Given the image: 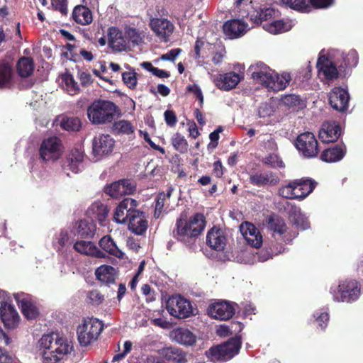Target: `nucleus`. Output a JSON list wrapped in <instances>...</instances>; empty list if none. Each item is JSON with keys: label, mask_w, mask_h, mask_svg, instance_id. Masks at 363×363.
I'll list each match as a JSON object with an SVG mask.
<instances>
[{"label": "nucleus", "mask_w": 363, "mask_h": 363, "mask_svg": "<svg viewBox=\"0 0 363 363\" xmlns=\"http://www.w3.org/2000/svg\"><path fill=\"white\" fill-rule=\"evenodd\" d=\"M38 344L43 363H58L74 351L72 341L60 333L44 334Z\"/></svg>", "instance_id": "f257e3e1"}, {"label": "nucleus", "mask_w": 363, "mask_h": 363, "mask_svg": "<svg viewBox=\"0 0 363 363\" xmlns=\"http://www.w3.org/2000/svg\"><path fill=\"white\" fill-rule=\"evenodd\" d=\"M205 226V217L201 213H196L189 218H181L177 221L175 236L181 242L189 243L203 231Z\"/></svg>", "instance_id": "f03ea898"}, {"label": "nucleus", "mask_w": 363, "mask_h": 363, "mask_svg": "<svg viewBox=\"0 0 363 363\" xmlns=\"http://www.w3.org/2000/svg\"><path fill=\"white\" fill-rule=\"evenodd\" d=\"M118 112L117 106L111 101L98 100L87 108V116L93 124L111 123Z\"/></svg>", "instance_id": "7ed1b4c3"}, {"label": "nucleus", "mask_w": 363, "mask_h": 363, "mask_svg": "<svg viewBox=\"0 0 363 363\" xmlns=\"http://www.w3.org/2000/svg\"><path fill=\"white\" fill-rule=\"evenodd\" d=\"M316 182L311 179H295L279 189V194L289 199L303 200L315 189Z\"/></svg>", "instance_id": "20e7f679"}, {"label": "nucleus", "mask_w": 363, "mask_h": 363, "mask_svg": "<svg viewBox=\"0 0 363 363\" xmlns=\"http://www.w3.org/2000/svg\"><path fill=\"white\" fill-rule=\"evenodd\" d=\"M241 345V336L235 335L220 345L211 347L206 355L212 360L225 362L238 354Z\"/></svg>", "instance_id": "39448f33"}, {"label": "nucleus", "mask_w": 363, "mask_h": 363, "mask_svg": "<svg viewBox=\"0 0 363 363\" xmlns=\"http://www.w3.org/2000/svg\"><path fill=\"white\" fill-rule=\"evenodd\" d=\"M330 294L335 301L352 303L360 297V284L353 279L342 281L338 286L331 287Z\"/></svg>", "instance_id": "423d86ee"}, {"label": "nucleus", "mask_w": 363, "mask_h": 363, "mask_svg": "<svg viewBox=\"0 0 363 363\" xmlns=\"http://www.w3.org/2000/svg\"><path fill=\"white\" fill-rule=\"evenodd\" d=\"M166 308L174 318H189L198 314V309L191 303L180 294L169 297L166 301Z\"/></svg>", "instance_id": "0eeeda50"}, {"label": "nucleus", "mask_w": 363, "mask_h": 363, "mask_svg": "<svg viewBox=\"0 0 363 363\" xmlns=\"http://www.w3.org/2000/svg\"><path fill=\"white\" fill-rule=\"evenodd\" d=\"M104 323L100 319H84V323L77 330V339L82 347H86L96 341L102 330Z\"/></svg>", "instance_id": "6e6552de"}, {"label": "nucleus", "mask_w": 363, "mask_h": 363, "mask_svg": "<svg viewBox=\"0 0 363 363\" xmlns=\"http://www.w3.org/2000/svg\"><path fill=\"white\" fill-rule=\"evenodd\" d=\"M63 152L61 140L55 136L49 137L43 140L40 149V157L44 162L56 161Z\"/></svg>", "instance_id": "1a4fd4ad"}, {"label": "nucleus", "mask_w": 363, "mask_h": 363, "mask_svg": "<svg viewBox=\"0 0 363 363\" xmlns=\"http://www.w3.org/2000/svg\"><path fill=\"white\" fill-rule=\"evenodd\" d=\"M337 65L342 66V64L340 65L339 57L335 52H330L327 56L320 55L317 62L320 76H323L327 80H333L338 77Z\"/></svg>", "instance_id": "9d476101"}, {"label": "nucleus", "mask_w": 363, "mask_h": 363, "mask_svg": "<svg viewBox=\"0 0 363 363\" xmlns=\"http://www.w3.org/2000/svg\"><path fill=\"white\" fill-rule=\"evenodd\" d=\"M238 305L226 300H215L207 308V313L211 318H233Z\"/></svg>", "instance_id": "9b49d317"}, {"label": "nucleus", "mask_w": 363, "mask_h": 363, "mask_svg": "<svg viewBox=\"0 0 363 363\" xmlns=\"http://www.w3.org/2000/svg\"><path fill=\"white\" fill-rule=\"evenodd\" d=\"M296 146L306 157H315L318 155V141L312 133L306 132L300 134L297 138Z\"/></svg>", "instance_id": "f8f14e48"}, {"label": "nucleus", "mask_w": 363, "mask_h": 363, "mask_svg": "<svg viewBox=\"0 0 363 363\" xmlns=\"http://www.w3.org/2000/svg\"><path fill=\"white\" fill-rule=\"evenodd\" d=\"M268 227L272 232L275 239L281 238L285 242H290L296 235H291L285 223V221L278 216H271L268 218Z\"/></svg>", "instance_id": "ddd939ff"}, {"label": "nucleus", "mask_w": 363, "mask_h": 363, "mask_svg": "<svg viewBox=\"0 0 363 363\" xmlns=\"http://www.w3.org/2000/svg\"><path fill=\"white\" fill-rule=\"evenodd\" d=\"M115 146L114 139L108 134H100L92 142L93 153L97 157L111 154Z\"/></svg>", "instance_id": "4468645a"}, {"label": "nucleus", "mask_w": 363, "mask_h": 363, "mask_svg": "<svg viewBox=\"0 0 363 363\" xmlns=\"http://www.w3.org/2000/svg\"><path fill=\"white\" fill-rule=\"evenodd\" d=\"M242 79V74L235 72H229L215 75L213 81L216 86L219 89L230 91L235 89Z\"/></svg>", "instance_id": "2eb2a0df"}, {"label": "nucleus", "mask_w": 363, "mask_h": 363, "mask_svg": "<svg viewBox=\"0 0 363 363\" xmlns=\"http://www.w3.org/2000/svg\"><path fill=\"white\" fill-rule=\"evenodd\" d=\"M137 201L130 198L123 199L116 207L114 213V220L117 223L123 224L129 221V218L135 212Z\"/></svg>", "instance_id": "dca6fc26"}, {"label": "nucleus", "mask_w": 363, "mask_h": 363, "mask_svg": "<svg viewBox=\"0 0 363 363\" xmlns=\"http://www.w3.org/2000/svg\"><path fill=\"white\" fill-rule=\"evenodd\" d=\"M150 26L154 33L162 40L167 42L174 30L173 23L164 18H154L150 20Z\"/></svg>", "instance_id": "f3484780"}, {"label": "nucleus", "mask_w": 363, "mask_h": 363, "mask_svg": "<svg viewBox=\"0 0 363 363\" xmlns=\"http://www.w3.org/2000/svg\"><path fill=\"white\" fill-rule=\"evenodd\" d=\"M135 189L133 182L127 179H122L115 182L104 188V191L113 198L118 199L122 196L131 194Z\"/></svg>", "instance_id": "a211bd4d"}, {"label": "nucleus", "mask_w": 363, "mask_h": 363, "mask_svg": "<svg viewBox=\"0 0 363 363\" xmlns=\"http://www.w3.org/2000/svg\"><path fill=\"white\" fill-rule=\"evenodd\" d=\"M108 43L110 48L116 52L129 50L124 30H120L116 27H111L108 30Z\"/></svg>", "instance_id": "6ab92c4d"}, {"label": "nucleus", "mask_w": 363, "mask_h": 363, "mask_svg": "<svg viewBox=\"0 0 363 363\" xmlns=\"http://www.w3.org/2000/svg\"><path fill=\"white\" fill-rule=\"evenodd\" d=\"M240 230L248 245L259 248L263 242L259 230L251 223L245 222L240 226Z\"/></svg>", "instance_id": "aec40b11"}, {"label": "nucleus", "mask_w": 363, "mask_h": 363, "mask_svg": "<svg viewBox=\"0 0 363 363\" xmlns=\"http://www.w3.org/2000/svg\"><path fill=\"white\" fill-rule=\"evenodd\" d=\"M349 99L347 91L340 87H335L329 94L330 106L338 111H344L347 108Z\"/></svg>", "instance_id": "412c9836"}, {"label": "nucleus", "mask_w": 363, "mask_h": 363, "mask_svg": "<svg viewBox=\"0 0 363 363\" xmlns=\"http://www.w3.org/2000/svg\"><path fill=\"white\" fill-rule=\"evenodd\" d=\"M223 32L230 39H235L243 35L248 30V25L242 20L233 19L225 22Z\"/></svg>", "instance_id": "4be33fe9"}, {"label": "nucleus", "mask_w": 363, "mask_h": 363, "mask_svg": "<svg viewBox=\"0 0 363 363\" xmlns=\"http://www.w3.org/2000/svg\"><path fill=\"white\" fill-rule=\"evenodd\" d=\"M340 135V128L335 122H325L319 131V138L323 143L336 141Z\"/></svg>", "instance_id": "5701e85b"}, {"label": "nucleus", "mask_w": 363, "mask_h": 363, "mask_svg": "<svg viewBox=\"0 0 363 363\" xmlns=\"http://www.w3.org/2000/svg\"><path fill=\"white\" fill-rule=\"evenodd\" d=\"M170 337L184 346H193L196 342V336L188 329L178 328L170 332Z\"/></svg>", "instance_id": "b1692460"}, {"label": "nucleus", "mask_w": 363, "mask_h": 363, "mask_svg": "<svg viewBox=\"0 0 363 363\" xmlns=\"http://www.w3.org/2000/svg\"><path fill=\"white\" fill-rule=\"evenodd\" d=\"M206 243L212 249L221 251L226 244V238L223 230L213 228L206 236Z\"/></svg>", "instance_id": "393cba45"}, {"label": "nucleus", "mask_w": 363, "mask_h": 363, "mask_svg": "<svg viewBox=\"0 0 363 363\" xmlns=\"http://www.w3.org/2000/svg\"><path fill=\"white\" fill-rule=\"evenodd\" d=\"M74 250L83 255L98 258H104L106 255L91 241H78L74 245Z\"/></svg>", "instance_id": "a878e982"}, {"label": "nucleus", "mask_w": 363, "mask_h": 363, "mask_svg": "<svg viewBox=\"0 0 363 363\" xmlns=\"http://www.w3.org/2000/svg\"><path fill=\"white\" fill-rule=\"evenodd\" d=\"M14 298L21 307L22 313L26 318H35L38 315V310L35 304L24 294H15Z\"/></svg>", "instance_id": "bb28decb"}, {"label": "nucleus", "mask_w": 363, "mask_h": 363, "mask_svg": "<svg viewBox=\"0 0 363 363\" xmlns=\"http://www.w3.org/2000/svg\"><path fill=\"white\" fill-rule=\"evenodd\" d=\"M254 79L258 80L269 89V82H277L276 72L265 65H260V69L252 72Z\"/></svg>", "instance_id": "cd10ccee"}, {"label": "nucleus", "mask_w": 363, "mask_h": 363, "mask_svg": "<svg viewBox=\"0 0 363 363\" xmlns=\"http://www.w3.org/2000/svg\"><path fill=\"white\" fill-rule=\"evenodd\" d=\"M132 215L128 221L129 229L137 235L143 234L147 228V222L144 214L136 210Z\"/></svg>", "instance_id": "c85d7f7f"}, {"label": "nucleus", "mask_w": 363, "mask_h": 363, "mask_svg": "<svg viewBox=\"0 0 363 363\" xmlns=\"http://www.w3.org/2000/svg\"><path fill=\"white\" fill-rule=\"evenodd\" d=\"M294 26V23L293 21L290 19H282L266 23L263 25V28L266 31L275 35L289 31Z\"/></svg>", "instance_id": "c756f323"}, {"label": "nucleus", "mask_w": 363, "mask_h": 363, "mask_svg": "<svg viewBox=\"0 0 363 363\" xmlns=\"http://www.w3.org/2000/svg\"><path fill=\"white\" fill-rule=\"evenodd\" d=\"M160 354L166 360L172 363H186L187 362L186 352L179 347H164L161 350Z\"/></svg>", "instance_id": "7c9ffc66"}, {"label": "nucleus", "mask_w": 363, "mask_h": 363, "mask_svg": "<svg viewBox=\"0 0 363 363\" xmlns=\"http://www.w3.org/2000/svg\"><path fill=\"white\" fill-rule=\"evenodd\" d=\"M95 275L98 280L106 284H111L115 281L117 271L110 265H101L95 271Z\"/></svg>", "instance_id": "2f4dec72"}, {"label": "nucleus", "mask_w": 363, "mask_h": 363, "mask_svg": "<svg viewBox=\"0 0 363 363\" xmlns=\"http://www.w3.org/2000/svg\"><path fill=\"white\" fill-rule=\"evenodd\" d=\"M99 245L104 251L113 257L121 259L125 255L110 235L104 236L99 240Z\"/></svg>", "instance_id": "473e14b6"}, {"label": "nucleus", "mask_w": 363, "mask_h": 363, "mask_svg": "<svg viewBox=\"0 0 363 363\" xmlns=\"http://www.w3.org/2000/svg\"><path fill=\"white\" fill-rule=\"evenodd\" d=\"M123 30L129 50L131 47L140 45L143 43L145 34L143 31L129 26H125Z\"/></svg>", "instance_id": "72a5a7b5"}, {"label": "nucleus", "mask_w": 363, "mask_h": 363, "mask_svg": "<svg viewBox=\"0 0 363 363\" xmlns=\"http://www.w3.org/2000/svg\"><path fill=\"white\" fill-rule=\"evenodd\" d=\"M344 146H335L324 150L321 154V160L326 162H336L341 160L345 155Z\"/></svg>", "instance_id": "f704fd0d"}, {"label": "nucleus", "mask_w": 363, "mask_h": 363, "mask_svg": "<svg viewBox=\"0 0 363 363\" xmlns=\"http://www.w3.org/2000/svg\"><path fill=\"white\" fill-rule=\"evenodd\" d=\"M73 19L78 23L86 26L92 22V14L89 9L84 6H77L72 13Z\"/></svg>", "instance_id": "c9c22d12"}, {"label": "nucleus", "mask_w": 363, "mask_h": 363, "mask_svg": "<svg viewBox=\"0 0 363 363\" xmlns=\"http://www.w3.org/2000/svg\"><path fill=\"white\" fill-rule=\"evenodd\" d=\"M96 231V225L93 222L81 220L75 224L74 233L79 237H92Z\"/></svg>", "instance_id": "e433bc0d"}, {"label": "nucleus", "mask_w": 363, "mask_h": 363, "mask_svg": "<svg viewBox=\"0 0 363 363\" xmlns=\"http://www.w3.org/2000/svg\"><path fill=\"white\" fill-rule=\"evenodd\" d=\"M250 181L257 186L276 185L279 182V178L272 173H261L251 175Z\"/></svg>", "instance_id": "4c0bfd02"}, {"label": "nucleus", "mask_w": 363, "mask_h": 363, "mask_svg": "<svg viewBox=\"0 0 363 363\" xmlns=\"http://www.w3.org/2000/svg\"><path fill=\"white\" fill-rule=\"evenodd\" d=\"M11 301L10 296L7 295L1 302L0 305V318H19L17 311Z\"/></svg>", "instance_id": "58836bf2"}, {"label": "nucleus", "mask_w": 363, "mask_h": 363, "mask_svg": "<svg viewBox=\"0 0 363 363\" xmlns=\"http://www.w3.org/2000/svg\"><path fill=\"white\" fill-rule=\"evenodd\" d=\"M89 211L100 223L105 220L108 212L106 206L101 202H94L89 208Z\"/></svg>", "instance_id": "ea45409f"}, {"label": "nucleus", "mask_w": 363, "mask_h": 363, "mask_svg": "<svg viewBox=\"0 0 363 363\" xmlns=\"http://www.w3.org/2000/svg\"><path fill=\"white\" fill-rule=\"evenodd\" d=\"M34 69V65L32 59L29 57H22L17 64V70L20 76L27 77L30 76Z\"/></svg>", "instance_id": "a19ab883"}, {"label": "nucleus", "mask_w": 363, "mask_h": 363, "mask_svg": "<svg viewBox=\"0 0 363 363\" xmlns=\"http://www.w3.org/2000/svg\"><path fill=\"white\" fill-rule=\"evenodd\" d=\"M277 82H269V90L278 91L284 89L291 81V76L289 73L284 72L281 74L276 73Z\"/></svg>", "instance_id": "79ce46f5"}, {"label": "nucleus", "mask_w": 363, "mask_h": 363, "mask_svg": "<svg viewBox=\"0 0 363 363\" xmlns=\"http://www.w3.org/2000/svg\"><path fill=\"white\" fill-rule=\"evenodd\" d=\"M135 129L132 123L125 120H120L113 124V130L119 134L132 136L135 133Z\"/></svg>", "instance_id": "37998d69"}, {"label": "nucleus", "mask_w": 363, "mask_h": 363, "mask_svg": "<svg viewBox=\"0 0 363 363\" xmlns=\"http://www.w3.org/2000/svg\"><path fill=\"white\" fill-rule=\"evenodd\" d=\"M63 88L69 95H75L79 92V88L77 83L75 82L72 75L65 74L62 76Z\"/></svg>", "instance_id": "c03bdc74"}, {"label": "nucleus", "mask_w": 363, "mask_h": 363, "mask_svg": "<svg viewBox=\"0 0 363 363\" xmlns=\"http://www.w3.org/2000/svg\"><path fill=\"white\" fill-rule=\"evenodd\" d=\"M12 69L7 63L0 64V88L7 86L11 79Z\"/></svg>", "instance_id": "a18cd8bd"}, {"label": "nucleus", "mask_w": 363, "mask_h": 363, "mask_svg": "<svg viewBox=\"0 0 363 363\" xmlns=\"http://www.w3.org/2000/svg\"><path fill=\"white\" fill-rule=\"evenodd\" d=\"M282 2L292 9L301 12L310 11L309 0H282Z\"/></svg>", "instance_id": "49530a36"}, {"label": "nucleus", "mask_w": 363, "mask_h": 363, "mask_svg": "<svg viewBox=\"0 0 363 363\" xmlns=\"http://www.w3.org/2000/svg\"><path fill=\"white\" fill-rule=\"evenodd\" d=\"M61 127L67 131H78L81 128V121L77 117H65L61 121Z\"/></svg>", "instance_id": "de8ad7c7"}, {"label": "nucleus", "mask_w": 363, "mask_h": 363, "mask_svg": "<svg viewBox=\"0 0 363 363\" xmlns=\"http://www.w3.org/2000/svg\"><path fill=\"white\" fill-rule=\"evenodd\" d=\"M172 144L176 150L182 153L186 152L188 150L186 140L179 133H176L172 136Z\"/></svg>", "instance_id": "09e8293b"}, {"label": "nucleus", "mask_w": 363, "mask_h": 363, "mask_svg": "<svg viewBox=\"0 0 363 363\" xmlns=\"http://www.w3.org/2000/svg\"><path fill=\"white\" fill-rule=\"evenodd\" d=\"M291 216L294 224L298 228L304 230L308 227L309 224L307 218L301 213L299 208H295Z\"/></svg>", "instance_id": "8fccbe9b"}, {"label": "nucleus", "mask_w": 363, "mask_h": 363, "mask_svg": "<svg viewBox=\"0 0 363 363\" xmlns=\"http://www.w3.org/2000/svg\"><path fill=\"white\" fill-rule=\"evenodd\" d=\"M335 54L336 56L340 55L342 58L345 67H354L357 64L358 55L355 50H350L346 56L339 51H337Z\"/></svg>", "instance_id": "3c124183"}, {"label": "nucleus", "mask_w": 363, "mask_h": 363, "mask_svg": "<svg viewBox=\"0 0 363 363\" xmlns=\"http://www.w3.org/2000/svg\"><path fill=\"white\" fill-rule=\"evenodd\" d=\"M172 190L169 189L167 193H161L158 195L156 200L155 217L157 218L160 216L162 210L164 206V202L167 199H169Z\"/></svg>", "instance_id": "603ef678"}, {"label": "nucleus", "mask_w": 363, "mask_h": 363, "mask_svg": "<svg viewBox=\"0 0 363 363\" xmlns=\"http://www.w3.org/2000/svg\"><path fill=\"white\" fill-rule=\"evenodd\" d=\"M70 243V239L67 231H61L56 235L53 245L57 250H61L64 247Z\"/></svg>", "instance_id": "864d4df0"}, {"label": "nucleus", "mask_w": 363, "mask_h": 363, "mask_svg": "<svg viewBox=\"0 0 363 363\" xmlns=\"http://www.w3.org/2000/svg\"><path fill=\"white\" fill-rule=\"evenodd\" d=\"M122 79L124 84L130 89H134L138 83V79L136 73L134 70L130 69V71L125 72L122 74Z\"/></svg>", "instance_id": "5fc2aeb1"}, {"label": "nucleus", "mask_w": 363, "mask_h": 363, "mask_svg": "<svg viewBox=\"0 0 363 363\" xmlns=\"http://www.w3.org/2000/svg\"><path fill=\"white\" fill-rule=\"evenodd\" d=\"M82 169V163H77L74 161L66 160L63 166V169L67 176L70 175L69 172L74 174H77L80 172Z\"/></svg>", "instance_id": "6e6d98bb"}, {"label": "nucleus", "mask_w": 363, "mask_h": 363, "mask_svg": "<svg viewBox=\"0 0 363 363\" xmlns=\"http://www.w3.org/2000/svg\"><path fill=\"white\" fill-rule=\"evenodd\" d=\"M281 104L289 107L298 106L301 103L300 98L295 94L286 95L281 99Z\"/></svg>", "instance_id": "4d7b16f0"}, {"label": "nucleus", "mask_w": 363, "mask_h": 363, "mask_svg": "<svg viewBox=\"0 0 363 363\" xmlns=\"http://www.w3.org/2000/svg\"><path fill=\"white\" fill-rule=\"evenodd\" d=\"M210 44L206 43L201 40H197L195 43L194 51H195V57L198 58L200 57H205V50L210 47Z\"/></svg>", "instance_id": "13d9d810"}, {"label": "nucleus", "mask_w": 363, "mask_h": 363, "mask_svg": "<svg viewBox=\"0 0 363 363\" xmlns=\"http://www.w3.org/2000/svg\"><path fill=\"white\" fill-rule=\"evenodd\" d=\"M277 11L272 7H264L260 9L259 11V20L260 21H267L272 17L275 16Z\"/></svg>", "instance_id": "bf43d9fd"}, {"label": "nucleus", "mask_w": 363, "mask_h": 363, "mask_svg": "<svg viewBox=\"0 0 363 363\" xmlns=\"http://www.w3.org/2000/svg\"><path fill=\"white\" fill-rule=\"evenodd\" d=\"M264 162L274 167H283L284 163L276 154H270L264 158Z\"/></svg>", "instance_id": "052dcab7"}, {"label": "nucleus", "mask_w": 363, "mask_h": 363, "mask_svg": "<svg viewBox=\"0 0 363 363\" xmlns=\"http://www.w3.org/2000/svg\"><path fill=\"white\" fill-rule=\"evenodd\" d=\"M84 159V153L79 149H74L68 155L67 160L68 161H74L77 163H82Z\"/></svg>", "instance_id": "680f3d73"}, {"label": "nucleus", "mask_w": 363, "mask_h": 363, "mask_svg": "<svg viewBox=\"0 0 363 363\" xmlns=\"http://www.w3.org/2000/svg\"><path fill=\"white\" fill-rule=\"evenodd\" d=\"M187 90L194 94L196 98L199 101L200 105L203 103V96L201 88L196 84H190L187 86Z\"/></svg>", "instance_id": "e2e57ef3"}, {"label": "nucleus", "mask_w": 363, "mask_h": 363, "mask_svg": "<svg viewBox=\"0 0 363 363\" xmlns=\"http://www.w3.org/2000/svg\"><path fill=\"white\" fill-rule=\"evenodd\" d=\"M152 324L164 329H170L176 323L167 320V319H151Z\"/></svg>", "instance_id": "0e129e2a"}, {"label": "nucleus", "mask_w": 363, "mask_h": 363, "mask_svg": "<svg viewBox=\"0 0 363 363\" xmlns=\"http://www.w3.org/2000/svg\"><path fill=\"white\" fill-rule=\"evenodd\" d=\"M164 120L166 123L171 127L174 126L177 123V118L174 111L167 110L164 113Z\"/></svg>", "instance_id": "69168bd1"}, {"label": "nucleus", "mask_w": 363, "mask_h": 363, "mask_svg": "<svg viewBox=\"0 0 363 363\" xmlns=\"http://www.w3.org/2000/svg\"><path fill=\"white\" fill-rule=\"evenodd\" d=\"M141 291L143 294L146 296L147 301L152 302L155 300V291L148 284H144L141 288Z\"/></svg>", "instance_id": "338daca9"}, {"label": "nucleus", "mask_w": 363, "mask_h": 363, "mask_svg": "<svg viewBox=\"0 0 363 363\" xmlns=\"http://www.w3.org/2000/svg\"><path fill=\"white\" fill-rule=\"evenodd\" d=\"M15 357L10 354L6 350L0 348V363H14Z\"/></svg>", "instance_id": "774afa93"}]
</instances>
